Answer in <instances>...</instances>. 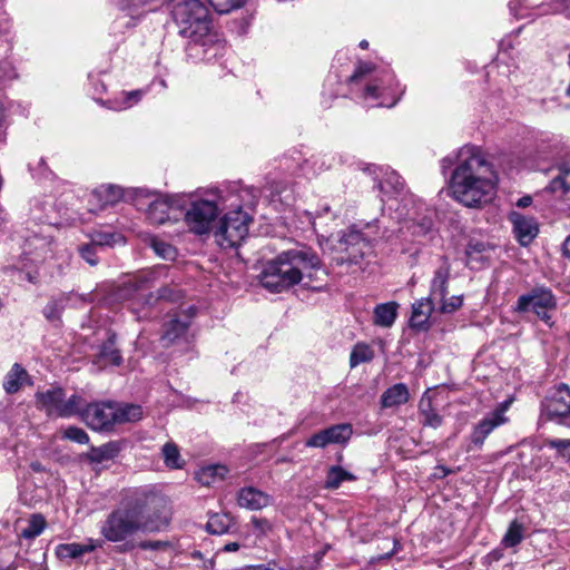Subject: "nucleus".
Returning a JSON list of instances; mask_svg holds the SVG:
<instances>
[{
	"mask_svg": "<svg viewBox=\"0 0 570 570\" xmlns=\"http://www.w3.org/2000/svg\"><path fill=\"white\" fill-rule=\"evenodd\" d=\"M169 523L166 502L149 493H137L114 509L100 524L108 542H125L138 532H159Z\"/></svg>",
	"mask_w": 570,
	"mask_h": 570,
	"instance_id": "f257e3e1",
	"label": "nucleus"
},
{
	"mask_svg": "<svg viewBox=\"0 0 570 570\" xmlns=\"http://www.w3.org/2000/svg\"><path fill=\"white\" fill-rule=\"evenodd\" d=\"M456 163L449 186L453 199L470 208L490 203L495 194L498 175L483 151L465 145L456 151Z\"/></svg>",
	"mask_w": 570,
	"mask_h": 570,
	"instance_id": "f03ea898",
	"label": "nucleus"
},
{
	"mask_svg": "<svg viewBox=\"0 0 570 570\" xmlns=\"http://www.w3.org/2000/svg\"><path fill=\"white\" fill-rule=\"evenodd\" d=\"M321 268L317 254L307 247L282 252L267 262L259 275L261 284L272 293H282L298 284L304 277L312 278Z\"/></svg>",
	"mask_w": 570,
	"mask_h": 570,
	"instance_id": "7ed1b4c3",
	"label": "nucleus"
},
{
	"mask_svg": "<svg viewBox=\"0 0 570 570\" xmlns=\"http://www.w3.org/2000/svg\"><path fill=\"white\" fill-rule=\"evenodd\" d=\"M169 10L181 37L202 46L214 42L209 12L200 0H170Z\"/></svg>",
	"mask_w": 570,
	"mask_h": 570,
	"instance_id": "20e7f679",
	"label": "nucleus"
},
{
	"mask_svg": "<svg viewBox=\"0 0 570 570\" xmlns=\"http://www.w3.org/2000/svg\"><path fill=\"white\" fill-rule=\"evenodd\" d=\"M250 220L249 215L242 208L225 214L214 233L216 243L223 248L239 246L248 234Z\"/></svg>",
	"mask_w": 570,
	"mask_h": 570,
	"instance_id": "39448f33",
	"label": "nucleus"
},
{
	"mask_svg": "<svg viewBox=\"0 0 570 570\" xmlns=\"http://www.w3.org/2000/svg\"><path fill=\"white\" fill-rule=\"evenodd\" d=\"M219 199L215 196L213 199H198L190 204L185 213V222L190 232L197 235L209 233L220 210Z\"/></svg>",
	"mask_w": 570,
	"mask_h": 570,
	"instance_id": "423d86ee",
	"label": "nucleus"
},
{
	"mask_svg": "<svg viewBox=\"0 0 570 570\" xmlns=\"http://www.w3.org/2000/svg\"><path fill=\"white\" fill-rule=\"evenodd\" d=\"M557 308V299L551 289L535 287L530 293L518 298L517 309L523 313H534L544 323L550 324L551 313Z\"/></svg>",
	"mask_w": 570,
	"mask_h": 570,
	"instance_id": "0eeeda50",
	"label": "nucleus"
},
{
	"mask_svg": "<svg viewBox=\"0 0 570 570\" xmlns=\"http://www.w3.org/2000/svg\"><path fill=\"white\" fill-rule=\"evenodd\" d=\"M81 420L94 431H111L116 425L115 402L100 401L86 404Z\"/></svg>",
	"mask_w": 570,
	"mask_h": 570,
	"instance_id": "6e6552de",
	"label": "nucleus"
},
{
	"mask_svg": "<svg viewBox=\"0 0 570 570\" xmlns=\"http://www.w3.org/2000/svg\"><path fill=\"white\" fill-rule=\"evenodd\" d=\"M509 407L508 402L501 403L495 410L488 413L472 429L470 434L471 446L481 449L487 438L499 426L508 422L505 412Z\"/></svg>",
	"mask_w": 570,
	"mask_h": 570,
	"instance_id": "1a4fd4ad",
	"label": "nucleus"
},
{
	"mask_svg": "<svg viewBox=\"0 0 570 570\" xmlns=\"http://www.w3.org/2000/svg\"><path fill=\"white\" fill-rule=\"evenodd\" d=\"M544 412L550 420L570 428V389L560 384L543 404Z\"/></svg>",
	"mask_w": 570,
	"mask_h": 570,
	"instance_id": "9d476101",
	"label": "nucleus"
},
{
	"mask_svg": "<svg viewBox=\"0 0 570 570\" xmlns=\"http://www.w3.org/2000/svg\"><path fill=\"white\" fill-rule=\"evenodd\" d=\"M353 434V428L350 423H341L321 430L313 434L305 442L307 448L323 449L330 444H344Z\"/></svg>",
	"mask_w": 570,
	"mask_h": 570,
	"instance_id": "9b49d317",
	"label": "nucleus"
},
{
	"mask_svg": "<svg viewBox=\"0 0 570 570\" xmlns=\"http://www.w3.org/2000/svg\"><path fill=\"white\" fill-rule=\"evenodd\" d=\"M165 271V266H159L154 269L141 271L132 276H130L126 282H124L119 296L124 298H129L139 292L149 289L154 286L156 281L159 278L160 274Z\"/></svg>",
	"mask_w": 570,
	"mask_h": 570,
	"instance_id": "f8f14e48",
	"label": "nucleus"
},
{
	"mask_svg": "<svg viewBox=\"0 0 570 570\" xmlns=\"http://www.w3.org/2000/svg\"><path fill=\"white\" fill-rule=\"evenodd\" d=\"M66 397L61 387H53L47 391L37 392L35 395L37 409L45 411L48 416L60 417V409Z\"/></svg>",
	"mask_w": 570,
	"mask_h": 570,
	"instance_id": "ddd939ff",
	"label": "nucleus"
},
{
	"mask_svg": "<svg viewBox=\"0 0 570 570\" xmlns=\"http://www.w3.org/2000/svg\"><path fill=\"white\" fill-rule=\"evenodd\" d=\"M510 220L513 224V232L522 246L529 245L538 235L539 227L533 217H527L519 213H511Z\"/></svg>",
	"mask_w": 570,
	"mask_h": 570,
	"instance_id": "4468645a",
	"label": "nucleus"
},
{
	"mask_svg": "<svg viewBox=\"0 0 570 570\" xmlns=\"http://www.w3.org/2000/svg\"><path fill=\"white\" fill-rule=\"evenodd\" d=\"M451 265L446 257H441V264L435 269L431 281L430 296L434 301H443L448 292V283L450 278Z\"/></svg>",
	"mask_w": 570,
	"mask_h": 570,
	"instance_id": "2eb2a0df",
	"label": "nucleus"
},
{
	"mask_svg": "<svg viewBox=\"0 0 570 570\" xmlns=\"http://www.w3.org/2000/svg\"><path fill=\"white\" fill-rule=\"evenodd\" d=\"M434 304L431 298H422L412 305L410 326L416 331H428L431 327V315Z\"/></svg>",
	"mask_w": 570,
	"mask_h": 570,
	"instance_id": "dca6fc26",
	"label": "nucleus"
},
{
	"mask_svg": "<svg viewBox=\"0 0 570 570\" xmlns=\"http://www.w3.org/2000/svg\"><path fill=\"white\" fill-rule=\"evenodd\" d=\"M237 502L239 507L255 511L269 505L271 497L254 487H246L238 491Z\"/></svg>",
	"mask_w": 570,
	"mask_h": 570,
	"instance_id": "f3484780",
	"label": "nucleus"
},
{
	"mask_svg": "<svg viewBox=\"0 0 570 570\" xmlns=\"http://www.w3.org/2000/svg\"><path fill=\"white\" fill-rule=\"evenodd\" d=\"M174 207L168 197L156 196L147 208V219L155 225H161L170 220Z\"/></svg>",
	"mask_w": 570,
	"mask_h": 570,
	"instance_id": "a211bd4d",
	"label": "nucleus"
},
{
	"mask_svg": "<svg viewBox=\"0 0 570 570\" xmlns=\"http://www.w3.org/2000/svg\"><path fill=\"white\" fill-rule=\"evenodd\" d=\"M102 544L99 540L87 539L85 543H62L57 546L56 554L59 559H77L85 553L91 552Z\"/></svg>",
	"mask_w": 570,
	"mask_h": 570,
	"instance_id": "6ab92c4d",
	"label": "nucleus"
},
{
	"mask_svg": "<svg viewBox=\"0 0 570 570\" xmlns=\"http://www.w3.org/2000/svg\"><path fill=\"white\" fill-rule=\"evenodd\" d=\"M24 384H32L30 376L19 363H14L4 376L3 389L8 394H14Z\"/></svg>",
	"mask_w": 570,
	"mask_h": 570,
	"instance_id": "aec40b11",
	"label": "nucleus"
},
{
	"mask_svg": "<svg viewBox=\"0 0 570 570\" xmlns=\"http://www.w3.org/2000/svg\"><path fill=\"white\" fill-rule=\"evenodd\" d=\"M410 399V392L405 384L396 383L385 390L381 395V406L390 409L405 404Z\"/></svg>",
	"mask_w": 570,
	"mask_h": 570,
	"instance_id": "412c9836",
	"label": "nucleus"
},
{
	"mask_svg": "<svg viewBox=\"0 0 570 570\" xmlns=\"http://www.w3.org/2000/svg\"><path fill=\"white\" fill-rule=\"evenodd\" d=\"M120 451V443L117 441H110L100 446H91L87 458L91 463L101 464L117 458Z\"/></svg>",
	"mask_w": 570,
	"mask_h": 570,
	"instance_id": "4be33fe9",
	"label": "nucleus"
},
{
	"mask_svg": "<svg viewBox=\"0 0 570 570\" xmlns=\"http://www.w3.org/2000/svg\"><path fill=\"white\" fill-rule=\"evenodd\" d=\"M397 308L396 302L377 304L373 311V323L380 327H391L396 320Z\"/></svg>",
	"mask_w": 570,
	"mask_h": 570,
	"instance_id": "5701e85b",
	"label": "nucleus"
},
{
	"mask_svg": "<svg viewBox=\"0 0 570 570\" xmlns=\"http://www.w3.org/2000/svg\"><path fill=\"white\" fill-rule=\"evenodd\" d=\"M379 188L383 196L391 198L403 193L404 181L397 173L390 171L386 173L384 178L380 181Z\"/></svg>",
	"mask_w": 570,
	"mask_h": 570,
	"instance_id": "b1692460",
	"label": "nucleus"
},
{
	"mask_svg": "<svg viewBox=\"0 0 570 570\" xmlns=\"http://www.w3.org/2000/svg\"><path fill=\"white\" fill-rule=\"evenodd\" d=\"M228 469L225 465L215 464L202 468L196 473V480L206 487L214 484L216 481L223 480Z\"/></svg>",
	"mask_w": 570,
	"mask_h": 570,
	"instance_id": "393cba45",
	"label": "nucleus"
},
{
	"mask_svg": "<svg viewBox=\"0 0 570 570\" xmlns=\"http://www.w3.org/2000/svg\"><path fill=\"white\" fill-rule=\"evenodd\" d=\"M558 174L550 183L552 191L568 193L570 190V158L560 161L557 166Z\"/></svg>",
	"mask_w": 570,
	"mask_h": 570,
	"instance_id": "a878e982",
	"label": "nucleus"
},
{
	"mask_svg": "<svg viewBox=\"0 0 570 570\" xmlns=\"http://www.w3.org/2000/svg\"><path fill=\"white\" fill-rule=\"evenodd\" d=\"M116 424L136 422L142 417L141 406L136 404H119L115 402Z\"/></svg>",
	"mask_w": 570,
	"mask_h": 570,
	"instance_id": "bb28decb",
	"label": "nucleus"
},
{
	"mask_svg": "<svg viewBox=\"0 0 570 570\" xmlns=\"http://www.w3.org/2000/svg\"><path fill=\"white\" fill-rule=\"evenodd\" d=\"M356 476L351 472L344 470L340 465H333L328 469L326 480L324 483L325 489H337L344 481H354Z\"/></svg>",
	"mask_w": 570,
	"mask_h": 570,
	"instance_id": "cd10ccee",
	"label": "nucleus"
},
{
	"mask_svg": "<svg viewBox=\"0 0 570 570\" xmlns=\"http://www.w3.org/2000/svg\"><path fill=\"white\" fill-rule=\"evenodd\" d=\"M188 327V323L180 321L179 318H171L165 324L164 334L161 340L169 344L174 343L177 338L185 334Z\"/></svg>",
	"mask_w": 570,
	"mask_h": 570,
	"instance_id": "c85d7f7f",
	"label": "nucleus"
},
{
	"mask_svg": "<svg viewBox=\"0 0 570 570\" xmlns=\"http://www.w3.org/2000/svg\"><path fill=\"white\" fill-rule=\"evenodd\" d=\"M374 355V350L368 344L357 343L351 352L350 366L353 368L362 363L371 362Z\"/></svg>",
	"mask_w": 570,
	"mask_h": 570,
	"instance_id": "c756f323",
	"label": "nucleus"
},
{
	"mask_svg": "<svg viewBox=\"0 0 570 570\" xmlns=\"http://www.w3.org/2000/svg\"><path fill=\"white\" fill-rule=\"evenodd\" d=\"M46 520L41 514H32L27 525L21 529L20 537L23 539H35L42 533L46 528Z\"/></svg>",
	"mask_w": 570,
	"mask_h": 570,
	"instance_id": "7c9ffc66",
	"label": "nucleus"
},
{
	"mask_svg": "<svg viewBox=\"0 0 570 570\" xmlns=\"http://www.w3.org/2000/svg\"><path fill=\"white\" fill-rule=\"evenodd\" d=\"M524 525L518 520H513L503 535L501 543L505 548H513L518 546L524 538Z\"/></svg>",
	"mask_w": 570,
	"mask_h": 570,
	"instance_id": "2f4dec72",
	"label": "nucleus"
},
{
	"mask_svg": "<svg viewBox=\"0 0 570 570\" xmlns=\"http://www.w3.org/2000/svg\"><path fill=\"white\" fill-rule=\"evenodd\" d=\"M233 520L227 514H213L207 524L206 529L209 533L213 534H223L226 533L232 527Z\"/></svg>",
	"mask_w": 570,
	"mask_h": 570,
	"instance_id": "473e14b6",
	"label": "nucleus"
},
{
	"mask_svg": "<svg viewBox=\"0 0 570 570\" xmlns=\"http://www.w3.org/2000/svg\"><path fill=\"white\" fill-rule=\"evenodd\" d=\"M85 406L83 399L78 394H72L68 400L63 399L62 409H60V417L81 416V411Z\"/></svg>",
	"mask_w": 570,
	"mask_h": 570,
	"instance_id": "72a5a7b5",
	"label": "nucleus"
},
{
	"mask_svg": "<svg viewBox=\"0 0 570 570\" xmlns=\"http://www.w3.org/2000/svg\"><path fill=\"white\" fill-rule=\"evenodd\" d=\"M68 296L60 295L59 297L52 298L48 302V304L43 307V315L49 322H58L60 320V315L66 306V301Z\"/></svg>",
	"mask_w": 570,
	"mask_h": 570,
	"instance_id": "f704fd0d",
	"label": "nucleus"
},
{
	"mask_svg": "<svg viewBox=\"0 0 570 570\" xmlns=\"http://www.w3.org/2000/svg\"><path fill=\"white\" fill-rule=\"evenodd\" d=\"M142 97L141 90H132L122 92L121 98H117L114 101H109V108L114 110H125L137 104Z\"/></svg>",
	"mask_w": 570,
	"mask_h": 570,
	"instance_id": "c9c22d12",
	"label": "nucleus"
},
{
	"mask_svg": "<svg viewBox=\"0 0 570 570\" xmlns=\"http://www.w3.org/2000/svg\"><path fill=\"white\" fill-rule=\"evenodd\" d=\"M92 196L102 200V207L116 203L120 197V188L116 186H101L97 188Z\"/></svg>",
	"mask_w": 570,
	"mask_h": 570,
	"instance_id": "e433bc0d",
	"label": "nucleus"
},
{
	"mask_svg": "<svg viewBox=\"0 0 570 570\" xmlns=\"http://www.w3.org/2000/svg\"><path fill=\"white\" fill-rule=\"evenodd\" d=\"M163 456H164V462H165L166 466H168L170 469H180L181 468L180 454H179V450L176 444L170 443V442L166 443L163 446Z\"/></svg>",
	"mask_w": 570,
	"mask_h": 570,
	"instance_id": "4c0bfd02",
	"label": "nucleus"
},
{
	"mask_svg": "<svg viewBox=\"0 0 570 570\" xmlns=\"http://www.w3.org/2000/svg\"><path fill=\"white\" fill-rule=\"evenodd\" d=\"M150 246L157 256L166 261H174L177 255L176 248L161 239L151 238Z\"/></svg>",
	"mask_w": 570,
	"mask_h": 570,
	"instance_id": "58836bf2",
	"label": "nucleus"
},
{
	"mask_svg": "<svg viewBox=\"0 0 570 570\" xmlns=\"http://www.w3.org/2000/svg\"><path fill=\"white\" fill-rule=\"evenodd\" d=\"M100 355L112 365H119L122 361L119 351L115 347V340L110 337L101 347Z\"/></svg>",
	"mask_w": 570,
	"mask_h": 570,
	"instance_id": "ea45409f",
	"label": "nucleus"
},
{
	"mask_svg": "<svg viewBox=\"0 0 570 570\" xmlns=\"http://www.w3.org/2000/svg\"><path fill=\"white\" fill-rule=\"evenodd\" d=\"M62 438L76 442L78 444H87L89 435L87 432L78 426H68L62 431Z\"/></svg>",
	"mask_w": 570,
	"mask_h": 570,
	"instance_id": "a19ab883",
	"label": "nucleus"
},
{
	"mask_svg": "<svg viewBox=\"0 0 570 570\" xmlns=\"http://www.w3.org/2000/svg\"><path fill=\"white\" fill-rule=\"evenodd\" d=\"M546 445L556 449L558 454L567 461H570V439H549Z\"/></svg>",
	"mask_w": 570,
	"mask_h": 570,
	"instance_id": "79ce46f5",
	"label": "nucleus"
},
{
	"mask_svg": "<svg viewBox=\"0 0 570 570\" xmlns=\"http://www.w3.org/2000/svg\"><path fill=\"white\" fill-rule=\"evenodd\" d=\"M213 8L219 13H228L229 11L242 7L246 0H207Z\"/></svg>",
	"mask_w": 570,
	"mask_h": 570,
	"instance_id": "37998d69",
	"label": "nucleus"
},
{
	"mask_svg": "<svg viewBox=\"0 0 570 570\" xmlns=\"http://www.w3.org/2000/svg\"><path fill=\"white\" fill-rule=\"evenodd\" d=\"M120 240L121 236L119 234L110 233H97L92 238L96 246H112Z\"/></svg>",
	"mask_w": 570,
	"mask_h": 570,
	"instance_id": "c03bdc74",
	"label": "nucleus"
},
{
	"mask_svg": "<svg viewBox=\"0 0 570 570\" xmlns=\"http://www.w3.org/2000/svg\"><path fill=\"white\" fill-rule=\"evenodd\" d=\"M441 303L440 311L442 313H453L459 309L463 303V298L460 295H453L450 298H443L439 301Z\"/></svg>",
	"mask_w": 570,
	"mask_h": 570,
	"instance_id": "a18cd8bd",
	"label": "nucleus"
},
{
	"mask_svg": "<svg viewBox=\"0 0 570 570\" xmlns=\"http://www.w3.org/2000/svg\"><path fill=\"white\" fill-rule=\"evenodd\" d=\"M443 417L434 410L421 416V424L432 429H438L442 425Z\"/></svg>",
	"mask_w": 570,
	"mask_h": 570,
	"instance_id": "49530a36",
	"label": "nucleus"
},
{
	"mask_svg": "<svg viewBox=\"0 0 570 570\" xmlns=\"http://www.w3.org/2000/svg\"><path fill=\"white\" fill-rule=\"evenodd\" d=\"M30 245L33 246L36 250H40L41 252L38 255V257L41 258V259H47L48 252H51V248H50L51 244L49 242H47L46 239H43V238L35 237L30 242Z\"/></svg>",
	"mask_w": 570,
	"mask_h": 570,
	"instance_id": "de8ad7c7",
	"label": "nucleus"
},
{
	"mask_svg": "<svg viewBox=\"0 0 570 570\" xmlns=\"http://www.w3.org/2000/svg\"><path fill=\"white\" fill-rule=\"evenodd\" d=\"M373 70H374V65H372L370 62H361L356 67L354 73L351 76L350 80L352 82L357 81V80L362 79L364 76L371 73Z\"/></svg>",
	"mask_w": 570,
	"mask_h": 570,
	"instance_id": "09e8293b",
	"label": "nucleus"
},
{
	"mask_svg": "<svg viewBox=\"0 0 570 570\" xmlns=\"http://www.w3.org/2000/svg\"><path fill=\"white\" fill-rule=\"evenodd\" d=\"M96 245H85L80 248L81 257L91 266H95L98 261L96 257Z\"/></svg>",
	"mask_w": 570,
	"mask_h": 570,
	"instance_id": "8fccbe9b",
	"label": "nucleus"
},
{
	"mask_svg": "<svg viewBox=\"0 0 570 570\" xmlns=\"http://www.w3.org/2000/svg\"><path fill=\"white\" fill-rule=\"evenodd\" d=\"M169 544L166 541L154 540V541H141L138 547L142 550H161L167 548Z\"/></svg>",
	"mask_w": 570,
	"mask_h": 570,
	"instance_id": "3c124183",
	"label": "nucleus"
},
{
	"mask_svg": "<svg viewBox=\"0 0 570 570\" xmlns=\"http://www.w3.org/2000/svg\"><path fill=\"white\" fill-rule=\"evenodd\" d=\"M434 411L432 405V400L429 396L423 395L419 403V415L420 417L425 414Z\"/></svg>",
	"mask_w": 570,
	"mask_h": 570,
	"instance_id": "603ef678",
	"label": "nucleus"
},
{
	"mask_svg": "<svg viewBox=\"0 0 570 570\" xmlns=\"http://www.w3.org/2000/svg\"><path fill=\"white\" fill-rule=\"evenodd\" d=\"M362 240V235L358 232H351L341 238V243L344 245L358 244Z\"/></svg>",
	"mask_w": 570,
	"mask_h": 570,
	"instance_id": "864d4df0",
	"label": "nucleus"
},
{
	"mask_svg": "<svg viewBox=\"0 0 570 570\" xmlns=\"http://www.w3.org/2000/svg\"><path fill=\"white\" fill-rule=\"evenodd\" d=\"M381 97V92H380V86L376 85V83H370L365 87V90H364V98L365 99H368V98H372V99H377Z\"/></svg>",
	"mask_w": 570,
	"mask_h": 570,
	"instance_id": "5fc2aeb1",
	"label": "nucleus"
},
{
	"mask_svg": "<svg viewBox=\"0 0 570 570\" xmlns=\"http://www.w3.org/2000/svg\"><path fill=\"white\" fill-rule=\"evenodd\" d=\"M454 159L456 160V154L453 157L446 156L441 159V169L444 175L446 174V170L450 169L453 165Z\"/></svg>",
	"mask_w": 570,
	"mask_h": 570,
	"instance_id": "6e6d98bb",
	"label": "nucleus"
},
{
	"mask_svg": "<svg viewBox=\"0 0 570 570\" xmlns=\"http://www.w3.org/2000/svg\"><path fill=\"white\" fill-rule=\"evenodd\" d=\"M250 570H286L283 567L277 566L276 563H268V564H258L255 567H252Z\"/></svg>",
	"mask_w": 570,
	"mask_h": 570,
	"instance_id": "4d7b16f0",
	"label": "nucleus"
},
{
	"mask_svg": "<svg viewBox=\"0 0 570 570\" xmlns=\"http://www.w3.org/2000/svg\"><path fill=\"white\" fill-rule=\"evenodd\" d=\"M419 234H425L428 233L432 227V220L430 218H423L422 223L419 224Z\"/></svg>",
	"mask_w": 570,
	"mask_h": 570,
	"instance_id": "13d9d810",
	"label": "nucleus"
},
{
	"mask_svg": "<svg viewBox=\"0 0 570 570\" xmlns=\"http://www.w3.org/2000/svg\"><path fill=\"white\" fill-rule=\"evenodd\" d=\"M532 204V197L531 196H523L517 202V206L524 208Z\"/></svg>",
	"mask_w": 570,
	"mask_h": 570,
	"instance_id": "bf43d9fd",
	"label": "nucleus"
},
{
	"mask_svg": "<svg viewBox=\"0 0 570 570\" xmlns=\"http://www.w3.org/2000/svg\"><path fill=\"white\" fill-rule=\"evenodd\" d=\"M239 549V544L237 542H230L223 547V551L225 552H235Z\"/></svg>",
	"mask_w": 570,
	"mask_h": 570,
	"instance_id": "052dcab7",
	"label": "nucleus"
},
{
	"mask_svg": "<svg viewBox=\"0 0 570 570\" xmlns=\"http://www.w3.org/2000/svg\"><path fill=\"white\" fill-rule=\"evenodd\" d=\"M562 249H563V255L570 259V235L566 238L564 243H563V246H562Z\"/></svg>",
	"mask_w": 570,
	"mask_h": 570,
	"instance_id": "680f3d73",
	"label": "nucleus"
},
{
	"mask_svg": "<svg viewBox=\"0 0 570 570\" xmlns=\"http://www.w3.org/2000/svg\"><path fill=\"white\" fill-rule=\"evenodd\" d=\"M397 100H399V98L393 99L391 102H384V101H382V102L377 104L376 106H379V107H389V108H390V107L395 106V104L397 102Z\"/></svg>",
	"mask_w": 570,
	"mask_h": 570,
	"instance_id": "e2e57ef3",
	"label": "nucleus"
},
{
	"mask_svg": "<svg viewBox=\"0 0 570 570\" xmlns=\"http://www.w3.org/2000/svg\"><path fill=\"white\" fill-rule=\"evenodd\" d=\"M159 298H169V295L167 294V288H163L159 291Z\"/></svg>",
	"mask_w": 570,
	"mask_h": 570,
	"instance_id": "0e129e2a",
	"label": "nucleus"
},
{
	"mask_svg": "<svg viewBox=\"0 0 570 570\" xmlns=\"http://www.w3.org/2000/svg\"><path fill=\"white\" fill-rule=\"evenodd\" d=\"M360 47H361L362 49H367V48H368V41H367V40H362V41L360 42Z\"/></svg>",
	"mask_w": 570,
	"mask_h": 570,
	"instance_id": "69168bd1",
	"label": "nucleus"
},
{
	"mask_svg": "<svg viewBox=\"0 0 570 570\" xmlns=\"http://www.w3.org/2000/svg\"><path fill=\"white\" fill-rule=\"evenodd\" d=\"M0 570H16V568L12 564H10V566H8L6 568H2Z\"/></svg>",
	"mask_w": 570,
	"mask_h": 570,
	"instance_id": "338daca9",
	"label": "nucleus"
},
{
	"mask_svg": "<svg viewBox=\"0 0 570 570\" xmlns=\"http://www.w3.org/2000/svg\"><path fill=\"white\" fill-rule=\"evenodd\" d=\"M328 210H330L328 206L323 208V212H325V213L328 212Z\"/></svg>",
	"mask_w": 570,
	"mask_h": 570,
	"instance_id": "774afa93",
	"label": "nucleus"
}]
</instances>
